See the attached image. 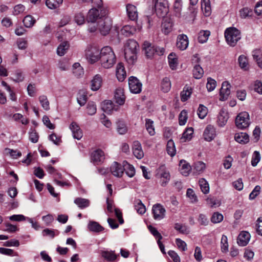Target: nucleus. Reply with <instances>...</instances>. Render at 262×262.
<instances>
[{
	"instance_id": "46",
	"label": "nucleus",
	"mask_w": 262,
	"mask_h": 262,
	"mask_svg": "<svg viewBox=\"0 0 262 262\" xmlns=\"http://www.w3.org/2000/svg\"><path fill=\"white\" fill-rule=\"evenodd\" d=\"M161 90L164 93H167L171 89V82L169 79L165 77L163 79L161 84Z\"/></svg>"
},
{
	"instance_id": "14",
	"label": "nucleus",
	"mask_w": 262,
	"mask_h": 262,
	"mask_svg": "<svg viewBox=\"0 0 262 262\" xmlns=\"http://www.w3.org/2000/svg\"><path fill=\"white\" fill-rule=\"evenodd\" d=\"M189 44L188 39L185 34L179 35L177 37V47L180 50H186Z\"/></svg>"
},
{
	"instance_id": "32",
	"label": "nucleus",
	"mask_w": 262,
	"mask_h": 262,
	"mask_svg": "<svg viewBox=\"0 0 262 262\" xmlns=\"http://www.w3.org/2000/svg\"><path fill=\"white\" fill-rule=\"evenodd\" d=\"M116 130L119 134L124 135L127 132L128 128L123 121L119 120L116 122Z\"/></svg>"
},
{
	"instance_id": "63",
	"label": "nucleus",
	"mask_w": 262,
	"mask_h": 262,
	"mask_svg": "<svg viewBox=\"0 0 262 262\" xmlns=\"http://www.w3.org/2000/svg\"><path fill=\"white\" fill-rule=\"evenodd\" d=\"M261 134V129L259 126H256L253 131L252 140L254 142H257L260 138Z\"/></svg>"
},
{
	"instance_id": "4",
	"label": "nucleus",
	"mask_w": 262,
	"mask_h": 262,
	"mask_svg": "<svg viewBox=\"0 0 262 262\" xmlns=\"http://www.w3.org/2000/svg\"><path fill=\"white\" fill-rule=\"evenodd\" d=\"M107 10L105 9H100V13L98 10L95 8L90 9L88 13L86 19L88 22L94 23L98 19H102L107 14Z\"/></svg>"
},
{
	"instance_id": "43",
	"label": "nucleus",
	"mask_w": 262,
	"mask_h": 262,
	"mask_svg": "<svg viewBox=\"0 0 262 262\" xmlns=\"http://www.w3.org/2000/svg\"><path fill=\"white\" fill-rule=\"evenodd\" d=\"M169 65L172 70L176 69L178 66V59L175 54L171 53L168 57Z\"/></svg>"
},
{
	"instance_id": "41",
	"label": "nucleus",
	"mask_w": 262,
	"mask_h": 262,
	"mask_svg": "<svg viewBox=\"0 0 262 262\" xmlns=\"http://www.w3.org/2000/svg\"><path fill=\"white\" fill-rule=\"evenodd\" d=\"M145 128L150 136L155 135L156 132L154 125V121L150 119H145Z\"/></svg>"
},
{
	"instance_id": "50",
	"label": "nucleus",
	"mask_w": 262,
	"mask_h": 262,
	"mask_svg": "<svg viewBox=\"0 0 262 262\" xmlns=\"http://www.w3.org/2000/svg\"><path fill=\"white\" fill-rule=\"evenodd\" d=\"M239 16L242 18L252 16L253 14L252 10L248 7H244L239 10Z\"/></svg>"
},
{
	"instance_id": "49",
	"label": "nucleus",
	"mask_w": 262,
	"mask_h": 262,
	"mask_svg": "<svg viewBox=\"0 0 262 262\" xmlns=\"http://www.w3.org/2000/svg\"><path fill=\"white\" fill-rule=\"evenodd\" d=\"M39 101L42 107L46 111L50 110V103L47 96L42 95L39 97Z\"/></svg>"
},
{
	"instance_id": "36",
	"label": "nucleus",
	"mask_w": 262,
	"mask_h": 262,
	"mask_svg": "<svg viewBox=\"0 0 262 262\" xmlns=\"http://www.w3.org/2000/svg\"><path fill=\"white\" fill-rule=\"evenodd\" d=\"M134 207L135 210L139 214H143L146 211L145 206L139 199L135 200Z\"/></svg>"
},
{
	"instance_id": "25",
	"label": "nucleus",
	"mask_w": 262,
	"mask_h": 262,
	"mask_svg": "<svg viewBox=\"0 0 262 262\" xmlns=\"http://www.w3.org/2000/svg\"><path fill=\"white\" fill-rule=\"evenodd\" d=\"M238 63L240 68L244 71H248L250 69V64L248 57L241 55L238 58Z\"/></svg>"
},
{
	"instance_id": "53",
	"label": "nucleus",
	"mask_w": 262,
	"mask_h": 262,
	"mask_svg": "<svg viewBox=\"0 0 262 262\" xmlns=\"http://www.w3.org/2000/svg\"><path fill=\"white\" fill-rule=\"evenodd\" d=\"M204 74V71L200 65H195L193 70V75L195 79H200Z\"/></svg>"
},
{
	"instance_id": "40",
	"label": "nucleus",
	"mask_w": 262,
	"mask_h": 262,
	"mask_svg": "<svg viewBox=\"0 0 262 262\" xmlns=\"http://www.w3.org/2000/svg\"><path fill=\"white\" fill-rule=\"evenodd\" d=\"M200 189L204 194H208L209 192V185L208 182L204 178H201L199 181Z\"/></svg>"
},
{
	"instance_id": "44",
	"label": "nucleus",
	"mask_w": 262,
	"mask_h": 262,
	"mask_svg": "<svg viewBox=\"0 0 262 262\" xmlns=\"http://www.w3.org/2000/svg\"><path fill=\"white\" fill-rule=\"evenodd\" d=\"M69 48V45L67 41L61 43L57 49V54L59 56L64 55Z\"/></svg>"
},
{
	"instance_id": "24",
	"label": "nucleus",
	"mask_w": 262,
	"mask_h": 262,
	"mask_svg": "<svg viewBox=\"0 0 262 262\" xmlns=\"http://www.w3.org/2000/svg\"><path fill=\"white\" fill-rule=\"evenodd\" d=\"M116 75L119 81H123L126 78V71L122 63H119L117 65Z\"/></svg>"
},
{
	"instance_id": "21",
	"label": "nucleus",
	"mask_w": 262,
	"mask_h": 262,
	"mask_svg": "<svg viewBox=\"0 0 262 262\" xmlns=\"http://www.w3.org/2000/svg\"><path fill=\"white\" fill-rule=\"evenodd\" d=\"M133 152L135 157L138 159H141L144 157L141 144L138 141H135L133 143Z\"/></svg>"
},
{
	"instance_id": "13",
	"label": "nucleus",
	"mask_w": 262,
	"mask_h": 262,
	"mask_svg": "<svg viewBox=\"0 0 262 262\" xmlns=\"http://www.w3.org/2000/svg\"><path fill=\"white\" fill-rule=\"evenodd\" d=\"M126 97L124 95V90L123 88L118 87L114 92V100L116 103L123 105L125 101Z\"/></svg>"
},
{
	"instance_id": "8",
	"label": "nucleus",
	"mask_w": 262,
	"mask_h": 262,
	"mask_svg": "<svg viewBox=\"0 0 262 262\" xmlns=\"http://www.w3.org/2000/svg\"><path fill=\"white\" fill-rule=\"evenodd\" d=\"M98 29L103 35H106L109 32L112 27L111 20L108 18L101 19L97 25Z\"/></svg>"
},
{
	"instance_id": "52",
	"label": "nucleus",
	"mask_w": 262,
	"mask_h": 262,
	"mask_svg": "<svg viewBox=\"0 0 262 262\" xmlns=\"http://www.w3.org/2000/svg\"><path fill=\"white\" fill-rule=\"evenodd\" d=\"M172 30V24L167 21L164 20L162 24V31L166 35L169 33Z\"/></svg>"
},
{
	"instance_id": "10",
	"label": "nucleus",
	"mask_w": 262,
	"mask_h": 262,
	"mask_svg": "<svg viewBox=\"0 0 262 262\" xmlns=\"http://www.w3.org/2000/svg\"><path fill=\"white\" fill-rule=\"evenodd\" d=\"M158 174L161 178V185L162 186H165L170 179V175L168 170L163 165L159 167Z\"/></svg>"
},
{
	"instance_id": "1",
	"label": "nucleus",
	"mask_w": 262,
	"mask_h": 262,
	"mask_svg": "<svg viewBox=\"0 0 262 262\" xmlns=\"http://www.w3.org/2000/svg\"><path fill=\"white\" fill-rule=\"evenodd\" d=\"M100 63L104 69L112 68L116 62V56L110 46H105L100 50Z\"/></svg>"
},
{
	"instance_id": "17",
	"label": "nucleus",
	"mask_w": 262,
	"mask_h": 262,
	"mask_svg": "<svg viewBox=\"0 0 262 262\" xmlns=\"http://www.w3.org/2000/svg\"><path fill=\"white\" fill-rule=\"evenodd\" d=\"M229 119V115L228 112L222 109L219 113L217 118V124L220 127L224 126Z\"/></svg>"
},
{
	"instance_id": "45",
	"label": "nucleus",
	"mask_w": 262,
	"mask_h": 262,
	"mask_svg": "<svg viewBox=\"0 0 262 262\" xmlns=\"http://www.w3.org/2000/svg\"><path fill=\"white\" fill-rule=\"evenodd\" d=\"M206 168L205 164L201 161H198L193 165V172L196 174L202 173Z\"/></svg>"
},
{
	"instance_id": "2",
	"label": "nucleus",
	"mask_w": 262,
	"mask_h": 262,
	"mask_svg": "<svg viewBox=\"0 0 262 262\" xmlns=\"http://www.w3.org/2000/svg\"><path fill=\"white\" fill-rule=\"evenodd\" d=\"M138 44L134 39L127 41L124 49V56L126 62L129 65H134L137 59V47Z\"/></svg>"
},
{
	"instance_id": "39",
	"label": "nucleus",
	"mask_w": 262,
	"mask_h": 262,
	"mask_svg": "<svg viewBox=\"0 0 262 262\" xmlns=\"http://www.w3.org/2000/svg\"><path fill=\"white\" fill-rule=\"evenodd\" d=\"M73 73L77 78L80 77L83 75V69L79 63L76 62L73 64Z\"/></svg>"
},
{
	"instance_id": "27",
	"label": "nucleus",
	"mask_w": 262,
	"mask_h": 262,
	"mask_svg": "<svg viewBox=\"0 0 262 262\" xmlns=\"http://www.w3.org/2000/svg\"><path fill=\"white\" fill-rule=\"evenodd\" d=\"M140 29V27H139L138 28V31H139ZM137 29L136 28V27L130 25H126L121 29V33L122 34L126 36H129L134 34L137 32Z\"/></svg>"
},
{
	"instance_id": "22",
	"label": "nucleus",
	"mask_w": 262,
	"mask_h": 262,
	"mask_svg": "<svg viewBox=\"0 0 262 262\" xmlns=\"http://www.w3.org/2000/svg\"><path fill=\"white\" fill-rule=\"evenodd\" d=\"M126 9L129 18L133 21L137 20L138 13L136 7L132 4H127L126 6Z\"/></svg>"
},
{
	"instance_id": "12",
	"label": "nucleus",
	"mask_w": 262,
	"mask_h": 262,
	"mask_svg": "<svg viewBox=\"0 0 262 262\" xmlns=\"http://www.w3.org/2000/svg\"><path fill=\"white\" fill-rule=\"evenodd\" d=\"M216 135L215 128L212 125H208L206 127L203 135L204 140L208 142L213 140Z\"/></svg>"
},
{
	"instance_id": "20",
	"label": "nucleus",
	"mask_w": 262,
	"mask_h": 262,
	"mask_svg": "<svg viewBox=\"0 0 262 262\" xmlns=\"http://www.w3.org/2000/svg\"><path fill=\"white\" fill-rule=\"evenodd\" d=\"M143 49L144 51L145 54L148 58L152 57L156 52V47L152 46L148 41L144 42Z\"/></svg>"
},
{
	"instance_id": "33",
	"label": "nucleus",
	"mask_w": 262,
	"mask_h": 262,
	"mask_svg": "<svg viewBox=\"0 0 262 262\" xmlns=\"http://www.w3.org/2000/svg\"><path fill=\"white\" fill-rule=\"evenodd\" d=\"M74 202L81 209L89 207L90 204V201L88 199L82 198H76Z\"/></svg>"
},
{
	"instance_id": "42",
	"label": "nucleus",
	"mask_w": 262,
	"mask_h": 262,
	"mask_svg": "<svg viewBox=\"0 0 262 262\" xmlns=\"http://www.w3.org/2000/svg\"><path fill=\"white\" fill-rule=\"evenodd\" d=\"M210 35V32L208 30H202L201 31L198 35V41L199 42L201 43H203L204 42H206L208 39L209 36Z\"/></svg>"
},
{
	"instance_id": "11",
	"label": "nucleus",
	"mask_w": 262,
	"mask_h": 262,
	"mask_svg": "<svg viewBox=\"0 0 262 262\" xmlns=\"http://www.w3.org/2000/svg\"><path fill=\"white\" fill-rule=\"evenodd\" d=\"M86 57L89 62L94 63L100 59V51L95 48H92L86 52Z\"/></svg>"
},
{
	"instance_id": "54",
	"label": "nucleus",
	"mask_w": 262,
	"mask_h": 262,
	"mask_svg": "<svg viewBox=\"0 0 262 262\" xmlns=\"http://www.w3.org/2000/svg\"><path fill=\"white\" fill-rule=\"evenodd\" d=\"M167 151L169 155L173 157L176 153L174 144L172 140H169L167 144Z\"/></svg>"
},
{
	"instance_id": "29",
	"label": "nucleus",
	"mask_w": 262,
	"mask_h": 262,
	"mask_svg": "<svg viewBox=\"0 0 262 262\" xmlns=\"http://www.w3.org/2000/svg\"><path fill=\"white\" fill-rule=\"evenodd\" d=\"M193 132L194 130L192 127L186 128L180 139V142H185L190 141L192 138Z\"/></svg>"
},
{
	"instance_id": "47",
	"label": "nucleus",
	"mask_w": 262,
	"mask_h": 262,
	"mask_svg": "<svg viewBox=\"0 0 262 262\" xmlns=\"http://www.w3.org/2000/svg\"><path fill=\"white\" fill-rule=\"evenodd\" d=\"M123 167L124 168V171H125V173L129 177L132 178L135 175V169L133 165L128 164L126 162H124Z\"/></svg>"
},
{
	"instance_id": "28",
	"label": "nucleus",
	"mask_w": 262,
	"mask_h": 262,
	"mask_svg": "<svg viewBox=\"0 0 262 262\" xmlns=\"http://www.w3.org/2000/svg\"><path fill=\"white\" fill-rule=\"evenodd\" d=\"M102 79L101 76L99 75H96L91 81V89L93 91H97L101 86Z\"/></svg>"
},
{
	"instance_id": "48",
	"label": "nucleus",
	"mask_w": 262,
	"mask_h": 262,
	"mask_svg": "<svg viewBox=\"0 0 262 262\" xmlns=\"http://www.w3.org/2000/svg\"><path fill=\"white\" fill-rule=\"evenodd\" d=\"M63 0H47L46 5L51 9H55L62 4Z\"/></svg>"
},
{
	"instance_id": "64",
	"label": "nucleus",
	"mask_w": 262,
	"mask_h": 262,
	"mask_svg": "<svg viewBox=\"0 0 262 262\" xmlns=\"http://www.w3.org/2000/svg\"><path fill=\"white\" fill-rule=\"evenodd\" d=\"M24 76L23 72L20 70H16L14 73L13 80L17 82L24 80Z\"/></svg>"
},
{
	"instance_id": "3",
	"label": "nucleus",
	"mask_w": 262,
	"mask_h": 262,
	"mask_svg": "<svg viewBox=\"0 0 262 262\" xmlns=\"http://www.w3.org/2000/svg\"><path fill=\"white\" fill-rule=\"evenodd\" d=\"M224 34L228 45L231 47H234L241 38L240 31L234 27L226 29Z\"/></svg>"
},
{
	"instance_id": "56",
	"label": "nucleus",
	"mask_w": 262,
	"mask_h": 262,
	"mask_svg": "<svg viewBox=\"0 0 262 262\" xmlns=\"http://www.w3.org/2000/svg\"><path fill=\"white\" fill-rule=\"evenodd\" d=\"M35 19L30 15H27L23 19V23L27 28L32 27L35 24Z\"/></svg>"
},
{
	"instance_id": "61",
	"label": "nucleus",
	"mask_w": 262,
	"mask_h": 262,
	"mask_svg": "<svg viewBox=\"0 0 262 262\" xmlns=\"http://www.w3.org/2000/svg\"><path fill=\"white\" fill-rule=\"evenodd\" d=\"M187 113L186 110H183L179 116V122L180 125H184L187 122Z\"/></svg>"
},
{
	"instance_id": "16",
	"label": "nucleus",
	"mask_w": 262,
	"mask_h": 262,
	"mask_svg": "<svg viewBox=\"0 0 262 262\" xmlns=\"http://www.w3.org/2000/svg\"><path fill=\"white\" fill-rule=\"evenodd\" d=\"M124 168L121 164L117 162H114L110 167V170L112 173L116 177H122Z\"/></svg>"
},
{
	"instance_id": "7",
	"label": "nucleus",
	"mask_w": 262,
	"mask_h": 262,
	"mask_svg": "<svg viewBox=\"0 0 262 262\" xmlns=\"http://www.w3.org/2000/svg\"><path fill=\"white\" fill-rule=\"evenodd\" d=\"M129 91L134 94H139L142 88V84L136 77L130 76L128 79Z\"/></svg>"
},
{
	"instance_id": "15",
	"label": "nucleus",
	"mask_w": 262,
	"mask_h": 262,
	"mask_svg": "<svg viewBox=\"0 0 262 262\" xmlns=\"http://www.w3.org/2000/svg\"><path fill=\"white\" fill-rule=\"evenodd\" d=\"M231 85L228 81H224L222 83L220 90L221 100L224 101L227 99L230 94Z\"/></svg>"
},
{
	"instance_id": "6",
	"label": "nucleus",
	"mask_w": 262,
	"mask_h": 262,
	"mask_svg": "<svg viewBox=\"0 0 262 262\" xmlns=\"http://www.w3.org/2000/svg\"><path fill=\"white\" fill-rule=\"evenodd\" d=\"M250 123L249 115L246 112L240 113L235 119L236 125L240 129L247 128L249 126Z\"/></svg>"
},
{
	"instance_id": "59",
	"label": "nucleus",
	"mask_w": 262,
	"mask_h": 262,
	"mask_svg": "<svg viewBox=\"0 0 262 262\" xmlns=\"http://www.w3.org/2000/svg\"><path fill=\"white\" fill-rule=\"evenodd\" d=\"M221 250L224 253H226L228 251V243L227 237L223 235L221 238Z\"/></svg>"
},
{
	"instance_id": "30",
	"label": "nucleus",
	"mask_w": 262,
	"mask_h": 262,
	"mask_svg": "<svg viewBox=\"0 0 262 262\" xmlns=\"http://www.w3.org/2000/svg\"><path fill=\"white\" fill-rule=\"evenodd\" d=\"M180 171L185 176H187L191 169L190 165L184 160H181L179 164Z\"/></svg>"
},
{
	"instance_id": "35",
	"label": "nucleus",
	"mask_w": 262,
	"mask_h": 262,
	"mask_svg": "<svg viewBox=\"0 0 262 262\" xmlns=\"http://www.w3.org/2000/svg\"><path fill=\"white\" fill-rule=\"evenodd\" d=\"M252 56L253 59L257 62L258 66L261 68L262 65V50L260 49H256L253 51Z\"/></svg>"
},
{
	"instance_id": "60",
	"label": "nucleus",
	"mask_w": 262,
	"mask_h": 262,
	"mask_svg": "<svg viewBox=\"0 0 262 262\" xmlns=\"http://www.w3.org/2000/svg\"><path fill=\"white\" fill-rule=\"evenodd\" d=\"M174 229L182 234H188L189 230L188 227L180 223H176L174 226Z\"/></svg>"
},
{
	"instance_id": "9",
	"label": "nucleus",
	"mask_w": 262,
	"mask_h": 262,
	"mask_svg": "<svg viewBox=\"0 0 262 262\" xmlns=\"http://www.w3.org/2000/svg\"><path fill=\"white\" fill-rule=\"evenodd\" d=\"M152 212L156 220H161L165 217L166 210L160 204H156L152 206Z\"/></svg>"
},
{
	"instance_id": "38",
	"label": "nucleus",
	"mask_w": 262,
	"mask_h": 262,
	"mask_svg": "<svg viewBox=\"0 0 262 262\" xmlns=\"http://www.w3.org/2000/svg\"><path fill=\"white\" fill-rule=\"evenodd\" d=\"M102 256L108 261H114L119 256V255H116L115 252L113 251H106L102 252Z\"/></svg>"
},
{
	"instance_id": "55",
	"label": "nucleus",
	"mask_w": 262,
	"mask_h": 262,
	"mask_svg": "<svg viewBox=\"0 0 262 262\" xmlns=\"http://www.w3.org/2000/svg\"><path fill=\"white\" fill-rule=\"evenodd\" d=\"M198 115L200 119H204L208 114V108L203 104H200L197 112Z\"/></svg>"
},
{
	"instance_id": "23",
	"label": "nucleus",
	"mask_w": 262,
	"mask_h": 262,
	"mask_svg": "<svg viewBox=\"0 0 262 262\" xmlns=\"http://www.w3.org/2000/svg\"><path fill=\"white\" fill-rule=\"evenodd\" d=\"M104 159V152L101 149H97L91 154V159L96 164L102 162Z\"/></svg>"
},
{
	"instance_id": "31",
	"label": "nucleus",
	"mask_w": 262,
	"mask_h": 262,
	"mask_svg": "<svg viewBox=\"0 0 262 262\" xmlns=\"http://www.w3.org/2000/svg\"><path fill=\"white\" fill-rule=\"evenodd\" d=\"M192 92V90L191 87L185 86L180 94L181 101L182 102L187 101L190 98Z\"/></svg>"
},
{
	"instance_id": "18",
	"label": "nucleus",
	"mask_w": 262,
	"mask_h": 262,
	"mask_svg": "<svg viewBox=\"0 0 262 262\" xmlns=\"http://www.w3.org/2000/svg\"><path fill=\"white\" fill-rule=\"evenodd\" d=\"M70 129L72 132L73 137L74 139L80 140L83 136V133L77 123L73 122L70 125Z\"/></svg>"
},
{
	"instance_id": "34",
	"label": "nucleus",
	"mask_w": 262,
	"mask_h": 262,
	"mask_svg": "<svg viewBox=\"0 0 262 262\" xmlns=\"http://www.w3.org/2000/svg\"><path fill=\"white\" fill-rule=\"evenodd\" d=\"M90 231L95 232H99L104 230V228L98 223L95 221H90L88 225Z\"/></svg>"
},
{
	"instance_id": "58",
	"label": "nucleus",
	"mask_w": 262,
	"mask_h": 262,
	"mask_svg": "<svg viewBox=\"0 0 262 262\" xmlns=\"http://www.w3.org/2000/svg\"><path fill=\"white\" fill-rule=\"evenodd\" d=\"M77 102L81 105H84L87 100V96L85 92L83 91H80L79 92L77 97Z\"/></svg>"
},
{
	"instance_id": "26",
	"label": "nucleus",
	"mask_w": 262,
	"mask_h": 262,
	"mask_svg": "<svg viewBox=\"0 0 262 262\" xmlns=\"http://www.w3.org/2000/svg\"><path fill=\"white\" fill-rule=\"evenodd\" d=\"M235 140L242 144L247 143L249 141V136L246 133H238L234 135Z\"/></svg>"
},
{
	"instance_id": "62",
	"label": "nucleus",
	"mask_w": 262,
	"mask_h": 262,
	"mask_svg": "<svg viewBox=\"0 0 262 262\" xmlns=\"http://www.w3.org/2000/svg\"><path fill=\"white\" fill-rule=\"evenodd\" d=\"M216 86V81L211 78H208L207 83L206 84V88L207 89V90L209 92H211L214 90Z\"/></svg>"
},
{
	"instance_id": "5",
	"label": "nucleus",
	"mask_w": 262,
	"mask_h": 262,
	"mask_svg": "<svg viewBox=\"0 0 262 262\" xmlns=\"http://www.w3.org/2000/svg\"><path fill=\"white\" fill-rule=\"evenodd\" d=\"M155 8L158 17H164L168 12L167 1L166 0H156L155 3Z\"/></svg>"
},
{
	"instance_id": "51",
	"label": "nucleus",
	"mask_w": 262,
	"mask_h": 262,
	"mask_svg": "<svg viewBox=\"0 0 262 262\" xmlns=\"http://www.w3.org/2000/svg\"><path fill=\"white\" fill-rule=\"evenodd\" d=\"M182 0H175L173 4V10L175 14L178 17L181 16V12L182 7Z\"/></svg>"
},
{
	"instance_id": "37",
	"label": "nucleus",
	"mask_w": 262,
	"mask_h": 262,
	"mask_svg": "<svg viewBox=\"0 0 262 262\" xmlns=\"http://www.w3.org/2000/svg\"><path fill=\"white\" fill-rule=\"evenodd\" d=\"M201 7L204 14L206 16H209L211 12V9L209 0H203Z\"/></svg>"
},
{
	"instance_id": "19",
	"label": "nucleus",
	"mask_w": 262,
	"mask_h": 262,
	"mask_svg": "<svg viewBox=\"0 0 262 262\" xmlns=\"http://www.w3.org/2000/svg\"><path fill=\"white\" fill-rule=\"evenodd\" d=\"M250 238V234L248 232L243 231L238 236L237 243L240 246H246Z\"/></svg>"
},
{
	"instance_id": "57",
	"label": "nucleus",
	"mask_w": 262,
	"mask_h": 262,
	"mask_svg": "<svg viewBox=\"0 0 262 262\" xmlns=\"http://www.w3.org/2000/svg\"><path fill=\"white\" fill-rule=\"evenodd\" d=\"M42 234L43 236H49L53 238L56 235H58L59 232L58 230L47 228L42 231Z\"/></svg>"
}]
</instances>
